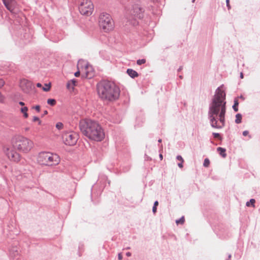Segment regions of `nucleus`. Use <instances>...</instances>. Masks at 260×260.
Instances as JSON below:
<instances>
[{
  "instance_id": "obj_27",
  "label": "nucleus",
  "mask_w": 260,
  "mask_h": 260,
  "mask_svg": "<svg viewBox=\"0 0 260 260\" xmlns=\"http://www.w3.org/2000/svg\"><path fill=\"white\" fill-rule=\"evenodd\" d=\"M56 127L58 129H61L63 127V124L61 122H58L56 124Z\"/></svg>"
},
{
  "instance_id": "obj_16",
  "label": "nucleus",
  "mask_w": 260,
  "mask_h": 260,
  "mask_svg": "<svg viewBox=\"0 0 260 260\" xmlns=\"http://www.w3.org/2000/svg\"><path fill=\"white\" fill-rule=\"evenodd\" d=\"M217 151L219 153V154L223 157H225L226 155L225 153V149L221 148V147H218L217 148Z\"/></svg>"
},
{
  "instance_id": "obj_39",
  "label": "nucleus",
  "mask_w": 260,
  "mask_h": 260,
  "mask_svg": "<svg viewBox=\"0 0 260 260\" xmlns=\"http://www.w3.org/2000/svg\"><path fill=\"white\" fill-rule=\"evenodd\" d=\"M37 86L38 87H42V84L41 83H38L37 84Z\"/></svg>"
},
{
  "instance_id": "obj_29",
  "label": "nucleus",
  "mask_w": 260,
  "mask_h": 260,
  "mask_svg": "<svg viewBox=\"0 0 260 260\" xmlns=\"http://www.w3.org/2000/svg\"><path fill=\"white\" fill-rule=\"evenodd\" d=\"M32 108L35 109L38 112H40V106L39 105L34 106Z\"/></svg>"
},
{
  "instance_id": "obj_12",
  "label": "nucleus",
  "mask_w": 260,
  "mask_h": 260,
  "mask_svg": "<svg viewBox=\"0 0 260 260\" xmlns=\"http://www.w3.org/2000/svg\"><path fill=\"white\" fill-rule=\"evenodd\" d=\"M5 6L10 12L14 13L17 6L15 0H2Z\"/></svg>"
},
{
  "instance_id": "obj_34",
  "label": "nucleus",
  "mask_w": 260,
  "mask_h": 260,
  "mask_svg": "<svg viewBox=\"0 0 260 260\" xmlns=\"http://www.w3.org/2000/svg\"><path fill=\"white\" fill-rule=\"evenodd\" d=\"M248 134H249V132H248V131H244V132H243V135L244 136H247V135H248Z\"/></svg>"
},
{
  "instance_id": "obj_45",
  "label": "nucleus",
  "mask_w": 260,
  "mask_h": 260,
  "mask_svg": "<svg viewBox=\"0 0 260 260\" xmlns=\"http://www.w3.org/2000/svg\"><path fill=\"white\" fill-rule=\"evenodd\" d=\"M158 142H161V139H159V140H158Z\"/></svg>"
},
{
  "instance_id": "obj_37",
  "label": "nucleus",
  "mask_w": 260,
  "mask_h": 260,
  "mask_svg": "<svg viewBox=\"0 0 260 260\" xmlns=\"http://www.w3.org/2000/svg\"><path fill=\"white\" fill-rule=\"evenodd\" d=\"M19 104L20 106H22V107H25V106H24V105H25V103H24V102H19Z\"/></svg>"
},
{
  "instance_id": "obj_19",
  "label": "nucleus",
  "mask_w": 260,
  "mask_h": 260,
  "mask_svg": "<svg viewBox=\"0 0 260 260\" xmlns=\"http://www.w3.org/2000/svg\"><path fill=\"white\" fill-rule=\"evenodd\" d=\"M32 121L33 122H37L39 125L42 124V121L37 116H34Z\"/></svg>"
},
{
  "instance_id": "obj_20",
  "label": "nucleus",
  "mask_w": 260,
  "mask_h": 260,
  "mask_svg": "<svg viewBox=\"0 0 260 260\" xmlns=\"http://www.w3.org/2000/svg\"><path fill=\"white\" fill-rule=\"evenodd\" d=\"M6 101L5 96L0 91V103L4 104Z\"/></svg>"
},
{
  "instance_id": "obj_18",
  "label": "nucleus",
  "mask_w": 260,
  "mask_h": 260,
  "mask_svg": "<svg viewBox=\"0 0 260 260\" xmlns=\"http://www.w3.org/2000/svg\"><path fill=\"white\" fill-rule=\"evenodd\" d=\"M56 101L54 99H49L47 100V104L53 106L56 104Z\"/></svg>"
},
{
  "instance_id": "obj_23",
  "label": "nucleus",
  "mask_w": 260,
  "mask_h": 260,
  "mask_svg": "<svg viewBox=\"0 0 260 260\" xmlns=\"http://www.w3.org/2000/svg\"><path fill=\"white\" fill-rule=\"evenodd\" d=\"M184 221H185V218L183 216L180 219L177 220L176 221V222L177 224H183L184 223Z\"/></svg>"
},
{
  "instance_id": "obj_1",
  "label": "nucleus",
  "mask_w": 260,
  "mask_h": 260,
  "mask_svg": "<svg viewBox=\"0 0 260 260\" xmlns=\"http://www.w3.org/2000/svg\"><path fill=\"white\" fill-rule=\"evenodd\" d=\"M34 147V143L30 139L22 136L16 135L12 138L11 145H5L3 151L11 161L18 163L22 158V154H28Z\"/></svg>"
},
{
  "instance_id": "obj_3",
  "label": "nucleus",
  "mask_w": 260,
  "mask_h": 260,
  "mask_svg": "<svg viewBox=\"0 0 260 260\" xmlns=\"http://www.w3.org/2000/svg\"><path fill=\"white\" fill-rule=\"evenodd\" d=\"M80 128L82 134L88 139L101 141L105 138V133L101 125L90 119H83L80 122Z\"/></svg>"
},
{
  "instance_id": "obj_35",
  "label": "nucleus",
  "mask_w": 260,
  "mask_h": 260,
  "mask_svg": "<svg viewBox=\"0 0 260 260\" xmlns=\"http://www.w3.org/2000/svg\"><path fill=\"white\" fill-rule=\"evenodd\" d=\"M183 162H182V161H181L180 163H179L178 164V167L180 168H183Z\"/></svg>"
},
{
  "instance_id": "obj_17",
  "label": "nucleus",
  "mask_w": 260,
  "mask_h": 260,
  "mask_svg": "<svg viewBox=\"0 0 260 260\" xmlns=\"http://www.w3.org/2000/svg\"><path fill=\"white\" fill-rule=\"evenodd\" d=\"M241 120H242V115H241V114H237L236 115L235 122L236 123H240L241 122Z\"/></svg>"
},
{
  "instance_id": "obj_28",
  "label": "nucleus",
  "mask_w": 260,
  "mask_h": 260,
  "mask_svg": "<svg viewBox=\"0 0 260 260\" xmlns=\"http://www.w3.org/2000/svg\"><path fill=\"white\" fill-rule=\"evenodd\" d=\"M5 84V82L3 79H0V89L2 88Z\"/></svg>"
},
{
  "instance_id": "obj_44",
  "label": "nucleus",
  "mask_w": 260,
  "mask_h": 260,
  "mask_svg": "<svg viewBox=\"0 0 260 260\" xmlns=\"http://www.w3.org/2000/svg\"><path fill=\"white\" fill-rule=\"evenodd\" d=\"M44 113H45V114H47V111H45L44 112Z\"/></svg>"
},
{
  "instance_id": "obj_38",
  "label": "nucleus",
  "mask_w": 260,
  "mask_h": 260,
  "mask_svg": "<svg viewBox=\"0 0 260 260\" xmlns=\"http://www.w3.org/2000/svg\"><path fill=\"white\" fill-rule=\"evenodd\" d=\"M118 259H119V260H121V259H122V254H121V253H119V254H118Z\"/></svg>"
},
{
  "instance_id": "obj_36",
  "label": "nucleus",
  "mask_w": 260,
  "mask_h": 260,
  "mask_svg": "<svg viewBox=\"0 0 260 260\" xmlns=\"http://www.w3.org/2000/svg\"><path fill=\"white\" fill-rule=\"evenodd\" d=\"M156 207H157L156 206H153V207L152 211L154 213H155L156 212V209H157Z\"/></svg>"
},
{
  "instance_id": "obj_15",
  "label": "nucleus",
  "mask_w": 260,
  "mask_h": 260,
  "mask_svg": "<svg viewBox=\"0 0 260 260\" xmlns=\"http://www.w3.org/2000/svg\"><path fill=\"white\" fill-rule=\"evenodd\" d=\"M21 112L23 114V116L25 118H27L28 117L27 113L28 108L27 107H23L20 109Z\"/></svg>"
},
{
  "instance_id": "obj_14",
  "label": "nucleus",
  "mask_w": 260,
  "mask_h": 260,
  "mask_svg": "<svg viewBox=\"0 0 260 260\" xmlns=\"http://www.w3.org/2000/svg\"><path fill=\"white\" fill-rule=\"evenodd\" d=\"M127 73L128 74L129 76H131L132 78H135L138 76V74L137 73V72L133 70V69H127Z\"/></svg>"
},
{
  "instance_id": "obj_21",
  "label": "nucleus",
  "mask_w": 260,
  "mask_h": 260,
  "mask_svg": "<svg viewBox=\"0 0 260 260\" xmlns=\"http://www.w3.org/2000/svg\"><path fill=\"white\" fill-rule=\"evenodd\" d=\"M239 105V103L237 100H235L234 101V105L233 106V109L236 111H238V106Z\"/></svg>"
},
{
  "instance_id": "obj_24",
  "label": "nucleus",
  "mask_w": 260,
  "mask_h": 260,
  "mask_svg": "<svg viewBox=\"0 0 260 260\" xmlns=\"http://www.w3.org/2000/svg\"><path fill=\"white\" fill-rule=\"evenodd\" d=\"M210 160L208 158H205L204 161L203 165L205 167H209L210 165Z\"/></svg>"
},
{
  "instance_id": "obj_10",
  "label": "nucleus",
  "mask_w": 260,
  "mask_h": 260,
  "mask_svg": "<svg viewBox=\"0 0 260 260\" xmlns=\"http://www.w3.org/2000/svg\"><path fill=\"white\" fill-rule=\"evenodd\" d=\"M144 11L138 5L133 6L129 11V14L132 18L134 19H141L143 17Z\"/></svg>"
},
{
  "instance_id": "obj_4",
  "label": "nucleus",
  "mask_w": 260,
  "mask_h": 260,
  "mask_svg": "<svg viewBox=\"0 0 260 260\" xmlns=\"http://www.w3.org/2000/svg\"><path fill=\"white\" fill-rule=\"evenodd\" d=\"M99 96L103 100L114 102L117 100L120 96V90L114 83L103 81L96 85Z\"/></svg>"
},
{
  "instance_id": "obj_2",
  "label": "nucleus",
  "mask_w": 260,
  "mask_h": 260,
  "mask_svg": "<svg viewBox=\"0 0 260 260\" xmlns=\"http://www.w3.org/2000/svg\"><path fill=\"white\" fill-rule=\"evenodd\" d=\"M225 96L224 91L220 88H218L210 107L209 114L211 125L215 128H221L224 125L226 111Z\"/></svg>"
},
{
  "instance_id": "obj_30",
  "label": "nucleus",
  "mask_w": 260,
  "mask_h": 260,
  "mask_svg": "<svg viewBox=\"0 0 260 260\" xmlns=\"http://www.w3.org/2000/svg\"><path fill=\"white\" fill-rule=\"evenodd\" d=\"M80 73H81V70L78 69V71L75 73V76L77 77H79L80 75Z\"/></svg>"
},
{
  "instance_id": "obj_22",
  "label": "nucleus",
  "mask_w": 260,
  "mask_h": 260,
  "mask_svg": "<svg viewBox=\"0 0 260 260\" xmlns=\"http://www.w3.org/2000/svg\"><path fill=\"white\" fill-rule=\"evenodd\" d=\"M255 202V201L254 199H252L250 200L249 202H247L246 203V206H249L251 204L252 205V207H254V203Z\"/></svg>"
},
{
  "instance_id": "obj_13",
  "label": "nucleus",
  "mask_w": 260,
  "mask_h": 260,
  "mask_svg": "<svg viewBox=\"0 0 260 260\" xmlns=\"http://www.w3.org/2000/svg\"><path fill=\"white\" fill-rule=\"evenodd\" d=\"M77 81L75 79H73L69 81L67 85L68 89L73 90L74 86L76 85Z\"/></svg>"
},
{
  "instance_id": "obj_5",
  "label": "nucleus",
  "mask_w": 260,
  "mask_h": 260,
  "mask_svg": "<svg viewBox=\"0 0 260 260\" xmlns=\"http://www.w3.org/2000/svg\"><path fill=\"white\" fill-rule=\"evenodd\" d=\"M60 157L57 154L50 152H41L38 153L37 157V162L41 166H56L60 162Z\"/></svg>"
},
{
  "instance_id": "obj_9",
  "label": "nucleus",
  "mask_w": 260,
  "mask_h": 260,
  "mask_svg": "<svg viewBox=\"0 0 260 260\" xmlns=\"http://www.w3.org/2000/svg\"><path fill=\"white\" fill-rule=\"evenodd\" d=\"M78 139V135L74 132H66L63 134L62 140L63 143L69 146L75 145Z\"/></svg>"
},
{
  "instance_id": "obj_25",
  "label": "nucleus",
  "mask_w": 260,
  "mask_h": 260,
  "mask_svg": "<svg viewBox=\"0 0 260 260\" xmlns=\"http://www.w3.org/2000/svg\"><path fill=\"white\" fill-rule=\"evenodd\" d=\"M51 86L50 84H46L45 87H43V90L45 91H48L50 89Z\"/></svg>"
},
{
  "instance_id": "obj_33",
  "label": "nucleus",
  "mask_w": 260,
  "mask_h": 260,
  "mask_svg": "<svg viewBox=\"0 0 260 260\" xmlns=\"http://www.w3.org/2000/svg\"><path fill=\"white\" fill-rule=\"evenodd\" d=\"M213 135L215 138H219L220 137V135L218 133H213Z\"/></svg>"
},
{
  "instance_id": "obj_6",
  "label": "nucleus",
  "mask_w": 260,
  "mask_h": 260,
  "mask_svg": "<svg viewBox=\"0 0 260 260\" xmlns=\"http://www.w3.org/2000/svg\"><path fill=\"white\" fill-rule=\"evenodd\" d=\"M99 26L104 32L108 33L113 30L114 28V22L108 13H102L98 18Z\"/></svg>"
},
{
  "instance_id": "obj_40",
  "label": "nucleus",
  "mask_w": 260,
  "mask_h": 260,
  "mask_svg": "<svg viewBox=\"0 0 260 260\" xmlns=\"http://www.w3.org/2000/svg\"><path fill=\"white\" fill-rule=\"evenodd\" d=\"M158 202L157 201H155L154 203V206L157 207L158 206Z\"/></svg>"
},
{
  "instance_id": "obj_42",
  "label": "nucleus",
  "mask_w": 260,
  "mask_h": 260,
  "mask_svg": "<svg viewBox=\"0 0 260 260\" xmlns=\"http://www.w3.org/2000/svg\"><path fill=\"white\" fill-rule=\"evenodd\" d=\"M240 77H241V78H242H242H243V73H241V74H240Z\"/></svg>"
},
{
  "instance_id": "obj_8",
  "label": "nucleus",
  "mask_w": 260,
  "mask_h": 260,
  "mask_svg": "<svg viewBox=\"0 0 260 260\" xmlns=\"http://www.w3.org/2000/svg\"><path fill=\"white\" fill-rule=\"evenodd\" d=\"M94 6L90 0H81L79 10L80 13L85 16H90L92 14Z\"/></svg>"
},
{
  "instance_id": "obj_41",
  "label": "nucleus",
  "mask_w": 260,
  "mask_h": 260,
  "mask_svg": "<svg viewBox=\"0 0 260 260\" xmlns=\"http://www.w3.org/2000/svg\"><path fill=\"white\" fill-rule=\"evenodd\" d=\"M126 255L127 256H131V253H130V252H127V253H126Z\"/></svg>"
},
{
  "instance_id": "obj_43",
  "label": "nucleus",
  "mask_w": 260,
  "mask_h": 260,
  "mask_svg": "<svg viewBox=\"0 0 260 260\" xmlns=\"http://www.w3.org/2000/svg\"><path fill=\"white\" fill-rule=\"evenodd\" d=\"M159 156H160V157L161 159H162V154H160Z\"/></svg>"
},
{
  "instance_id": "obj_11",
  "label": "nucleus",
  "mask_w": 260,
  "mask_h": 260,
  "mask_svg": "<svg viewBox=\"0 0 260 260\" xmlns=\"http://www.w3.org/2000/svg\"><path fill=\"white\" fill-rule=\"evenodd\" d=\"M19 86L21 90L26 93H30L34 88L32 83L25 79L20 81Z\"/></svg>"
},
{
  "instance_id": "obj_32",
  "label": "nucleus",
  "mask_w": 260,
  "mask_h": 260,
  "mask_svg": "<svg viewBox=\"0 0 260 260\" xmlns=\"http://www.w3.org/2000/svg\"><path fill=\"white\" fill-rule=\"evenodd\" d=\"M226 6L228 8V9L230 10L231 9V6L230 5V0H226Z\"/></svg>"
},
{
  "instance_id": "obj_31",
  "label": "nucleus",
  "mask_w": 260,
  "mask_h": 260,
  "mask_svg": "<svg viewBox=\"0 0 260 260\" xmlns=\"http://www.w3.org/2000/svg\"><path fill=\"white\" fill-rule=\"evenodd\" d=\"M177 159L178 160L180 161V162H181V161H182V162H184V160H183V158H182V156H180V155H178V156H177Z\"/></svg>"
},
{
  "instance_id": "obj_26",
  "label": "nucleus",
  "mask_w": 260,
  "mask_h": 260,
  "mask_svg": "<svg viewBox=\"0 0 260 260\" xmlns=\"http://www.w3.org/2000/svg\"><path fill=\"white\" fill-rule=\"evenodd\" d=\"M145 62H146V59H138L137 61V63L138 65H141L142 64H144Z\"/></svg>"
},
{
  "instance_id": "obj_7",
  "label": "nucleus",
  "mask_w": 260,
  "mask_h": 260,
  "mask_svg": "<svg viewBox=\"0 0 260 260\" xmlns=\"http://www.w3.org/2000/svg\"><path fill=\"white\" fill-rule=\"evenodd\" d=\"M77 69L81 70L82 76L84 78H91L94 76V71L92 66L84 60H79Z\"/></svg>"
}]
</instances>
